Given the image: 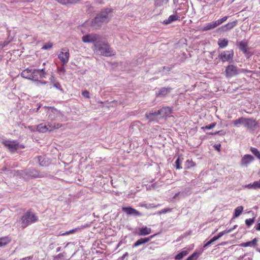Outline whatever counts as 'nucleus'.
Instances as JSON below:
<instances>
[{
	"label": "nucleus",
	"instance_id": "a211bd4d",
	"mask_svg": "<svg viewBox=\"0 0 260 260\" xmlns=\"http://www.w3.org/2000/svg\"><path fill=\"white\" fill-rule=\"evenodd\" d=\"M171 87H161L159 88L158 91L156 92L157 97H163L169 94L172 90Z\"/></svg>",
	"mask_w": 260,
	"mask_h": 260
},
{
	"label": "nucleus",
	"instance_id": "864d4df0",
	"mask_svg": "<svg viewBox=\"0 0 260 260\" xmlns=\"http://www.w3.org/2000/svg\"><path fill=\"white\" fill-rule=\"evenodd\" d=\"M255 229L256 231H260V223L258 222L256 225L255 226Z\"/></svg>",
	"mask_w": 260,
	"mask_h": 260
},
{
	"label": "nucleus",
	"instance_id": "5fc2aeb1",
	"mask_svg": "<svg viewBox=\"0 0 260 260\" xmlns=\"http://www.w3.org/2000/svg\"><path fill=\"white\" fill-rule=\"evenodd\" d=\"M220 146H221L220 144H217V145H214L215 148L216 150H217L218 151L220 150Z\"/></svg>",
	"mask_w": 260,
	"mask_h": 260
},
{
	"label": "nucleus",
	"instance_id": "0e129e2a",
	"mask_svg": "<svg viewBox=\"0 0 260 260\" xmlns=\"http://www.w3.org/2000/svg\"><path fill=\"white\" fill-rule=\"evenodd\" d=\"M237 226V225H235L233 228H231V229H233V231L234 229H235Z\"/></svg>",
	"mask_w": 260,
	"mask_h": 260
},
{
	"label": "nucleus",
	"instance_id": "b1692460",
	"mask_svg": "<svg viewBox=\"0 0 260 260\" xmlns=\"http://www.w3.org/2000/svg\"><path fill=\"white\" fill-rule=\"evenodd\" d=\"M180 17L176 15H172L169 17L167 19H166L164 21L163 24H169L172 23L174 21H175L177 20H179Z\"/></svg>",
	"mask_w": 260,
	"mask_h": 260
},
{
	"label": "nucleus",
	"instance_id": "c85d7f7f",
	"mask_svg": "<svg viewBox=\"0 0 260 260\" xmlns=\"http://www.w3.org/2000/svg\"><path fill=\"white\" fill-rule=\"evenodd\" d=\"M57 2L62 5L74 4L81 0H57Z\"/></svg>",
	"mask_w": 260,
	"mask_h": 260
},
{
	"label": "nucleus",
	"instance_id": "58836bf2",
	"mask_svg": "<svg viewBox=\"0 0 260 260\" xmlns=\"http://www.w3.org/2000/svg\"><path fill=\"white\" fill-rule=\"evenodd\" d=\"M53 86L56 89L59 90L62 92H64L63 89L61 88V86L58 82L56 81L55 82H54L53 84Z\"/></svg>",
	"mask_w": 260,
	"mask_h": 260
},
{
	"label": "nucleus",
	"instance_id": "13d9d810",
	"mask_svg": "<svg viewBox=\"0 0 260 260\" xmlns=\"http://www.w3.org/2000/svg\"><path fill=\"white\" fill-rule=\"evenodd\" d=\"M63 256V255L62 253H59L57 255L55 256L56 258H59Z\"/></svg>",
	"mask_w": 260,
	"mask_h": 260
},
{
	"label": "nucleus",
	"instance_id": "f257e3e1",
	"mask_svg": "<svg viewBox=\"0 0 260 260\" xmlns=\"http://www.w3.org/2000/svg\"><path fill=\"white\" fill-rule=\"evenodd\" d=\"M82 41L84 43H92L94 49L101 55L105 56L112 55V50L109 46L103 41L102 37L96 34H88L82 37Z\"/></svg>",
	"mask_w": 260,
	"mask_h": 260
},
{
	"label": "nucleus",
	"instance_id": "4c0bfd02",
	"mask_svg": "<svg viewBox=\"0 0 260 260\" xmlns=\"http://www.w3.org/2000/svg\"><path fill=\"white\" fill-rule=\"evenodd\" d=\"M199 253L193 252L191 255L187 258L186 260H196L199 256Z\"/></svg>",
	"mask_w": 260,
	"mask_h": 260
},
{
	"label": "nucleus",
	"instance_id": "338daca9",
	"mask_svg": "<svg viewBox=\"0 0 260 260\" xmlns=\"http://www.w3.org/2000/svg\"><path fill=\"white\" fill-rule=\"evenodd\" d=\"M6 170V168H5L4 169H3V170Z\"/></svg>",
	"mask_w": 260,
	"mask_h": 260
},
{
	"label": "nucleus",
	"instance_id": "1a4fd4ad",
	"mask_svg": "<svg viewBox=\"0 0 260 260\" xmlns=\"http://www.w3.org/2000/svg\"><path fill=\"white\" fill-rule=\"evenodd\" d=\"M58 57L60 59L63 66H64L69 61L70 57L69 50L67 48H63L58 55Z\"/></svg>",
	"mask_w": 260,
	"mask_h": 260
},
{
	"label": "nucleus",
	"instance_id": "37998d69",
	"mask_svg": "<svg viewBox=\"0 0 260 260\" xmlns=\"http://www.w3.org/2000/svg\"><path fill=\"white\" fill-rule=\"evenodd\" d=\"M216 123L215 122L212 123L209 125H206L204 127H203V128L207 129H211L214 127L216 125Z\"/></svg>",
	"mask_w": 260,
	"mask_h": 260
},
{
	"label": "nucleus",
	"instance_id": "473e14b6",
	"mask_svg": "<svg viewBox=\"0 0 260 260\" xmlns=\"http://www.w3.org/2000/svg\"><path fill=\"white\" fill-rule=\"evenodd\" d=\"M232 231H233V229H229L228 230H225L224 231L220 232L217 236H215L213 237L215 238V239L216 240H217L224 234L229 233L231 232Z\"/></svg>",
	"mask_w": 260,
	"mask_h": 260
},
{
	"label": "nucleus",
	"instance_id": "603ef678",
	"mask_svg": "<svg viewBox=\"0 0 260 260\" xmlns=\"http://www.w3.org/2000/svg\"><path fill=\"white\" fill-rule=\"evenodd\" d=\"M128 255V253L127 252H125L120 258L121 260H123L126 256Z\"/></svg>",
	"mask_w": 260,
	"mask_h": 260
},
{
	"label": "nucleus",
	"instance_id": "cd10ccee",
	"mask_svg": "<svg viewBox=\"0 0 260 260\" xmlns=\"http://www.w3.org/2000/svg\"><path fill=\"white\" fill-rule=\"evenodd\" d=\"M188 253V252L187 250H183L181 252H180L179 253H178L175 256V260H181L182 259L184 256L187 255Z\"/></svg>",
	"mask_w": 260,
	"mask_h": 260
},
{
	"label": "nucleus",
	"instance_id": "c9c22d12",
	"mask_svg": "<svg viewBox=\"0 0 260 260\" xmlns=\"http://www.w3.org/2000/svg\"><path fill=\"white\" fill-rule=\"evenodd\" d=\"M169 0H154V4L156 7H160L164 3H167Z\"/></svg>",
	"mask_w": 260,
	"mask_h": 260
},
{
	"label": "nucleus",
	"instance_id": "f03ea898",
	"mask_svg": "<svg viewBox=\"0 0 260 260\" xmlns=\"http://www.w3.org/2000/svg\"><path fill=\"white\" fill-rule=\"evenodd\" d=\"M16 175L24 180H29L38 178H44L48 176L49 174L45 171H40L30 167L23 170L16 171Z\"/></svg>",
	"mask_w": 260,
	"mask_h": 260
},
{
	"label": "nucleus",
	"instance_id": "052dcab7",
	"mask_svg": "<svg viewBox=\"0 0 260 260\" xmlns=\"http://www.w3.org/2000/svg\"><path fill=\"white\" fill-rule=\"evenodd\" d=\"M19 148L23 149L24 148V146L22 144H19Z\"/></svg>",
	"mask_w": 260,
	"mask_h": 260
},
{
	"label": "nucleus",
	"instance_id": "e2e57ef3",
	"mask_svg": "<svg viewBox=\"0 0 260 260\" xmlns=\"http://www.w3.org/2000/svg\"><path fill=\"white\" fill-rule=\"evenodd\" d=\"M60 249H61L60 247H57V249H56V252L59 251L60 250Z\"/></svg>",
	"mask_w": 260,
	"mask_h": 260
},
{
	"label": "nucleus",
	"instance_id": "ddd939ff",
	"mask_svg": "<svg viewBox=\"0 0 260 260\" xmlns=\"http://www.w3.org/2000/svg\"><path fill=\"white\" fill-rule=\"evenodd\" d=\"M236 44L238 46L239 49L247 57L251 55L248 51V43L245 40L237 42Z\"/></svg>",
	"mask_w": 260,
	"mask_h": 260
},
{
	"label": "nucleus",
	"instance_id": "6e6d98bb",
	"mask_svg": "<svg viewBox=\"0 0 260 260\" xmlns=\"http://www.w3.org/2000/svg\"><path fill=\"white\" fill-rule=\"evenodd\" d=\"M162 68L164 70H166L168 72H169L172 69L170 67H163Z\"/></svg>",
	"mask_w": 260,
	"mask_h": 260
},
{
	"label": "nucleus",
	"instance_id": "79ce46f5",
	"mask_svg": "<svg viewBox=\"0 0 260 260\" xmlns=\"http://www.w3.org/2000/svg\"><path fill=\"white\" fill-rule=\"evenodd\" d=\"M251 187L254 189L260 188V180L254 181L251 185Z\"/></svg>",
	"mask_w": 260,
	"mask_h": 260
},
{
	"label": "nucleus",
	"instance_id": "c03bdc74",
	"mask_svg": "<svg viewBox=\"0 0 260 260\" xmlns=\"http://www.w3.org/2000/svg\"><path fill=\"white\" fill-rule=\"evenodd\" d=\"M77 231V229H73L65 233L61 234V235H68L74 233Z\"/></svg>",
	"mask_w": 260,
	"mask_h": 260
},
{
	"label": "nucleus",
	"instance_id": "423d86ee",
	"mask_svg": "<svg viewBox=\"0 0 260 260\" xmlns=\"http://www.w3.org/2000/svg\"><path fill=\"white\" fill-rule=\"evenodd\" d=\"M61 125L59 124L48 123L47 124L41 123L37 125V129L40 133H45L47 131L51 132L54 129H58Z\"/></svg>",
	"mask_w": 260,
	"mask_h": 260
},
{
	"label": "nucleus",
	"instance_id": "393cba45",
	"mask_svg": "<svg viewBox=\"0 0 260 260\" xmlns=\"http://www.w3.org/2000/svg\"><path fill=\"white\" fill-rule=\"evenodd\" d=\"M257 241H258L257 239L256 238H255L251 241H248L247 242L241 243V246H243V247H248V246L254 247L256 246H257Z\"/></svg>",
	"mask_w": 260,
	"mask_h": 260
},
{
	"label": "nucleus",
	"instance_id": "9d476101",
	"mask_svg": "<svg viewBox=\"0 0 260 260\" xmlns=\"http://www.w3.org/2000/svg\"><path fill=\"white\" fill-rule=\"evenodd\" d=\"M239 69L236 66L232 64L229 65L226 67L225 73L227 77H232L239 74L240 72Z\"/></svg>",
	"mask_w": 260,
	"mask_h": 260
},
{
	"label": "nucleus",
	"instance_id": "4be33fe9",
	"mask_svg": "<svg viewBox=\"0 0 260 260\" xmlns=\"http://www.w3.org/2000/svg\"><path fill=\"white\" fill-rule=\"evenodd\" d=\"M32 75V69L27 68L23 70L21 73V76L24 78L31 80V76Z\"/></svg>",
	"mask_w": 260,
	"mask_h": 260
},
{
	"label": "nucleus",
	"instance_id": "2f4dec72",
	"mask_svg": "<svg viewBox=\"0 0 260 260\" xmlns=\"http://www.w3.org/2000/svg\"><path fill=\"white\" fill-rule=\"evenodd\" d=\"M250 151L259 160H260V152L258 149L254 147H251Z\"/></svg>",
	"mask_w": 260,
	"mask_h": 260
},
{
	"label": "nucleus",
	"instance_id": "09e8293b",
	"mask_svg": "<svg viewBox=\"0 0 260 260\" xmlns=\"http://www.w3.org/2000/svg\"><path fill=\"white\" fill-rule=\"evenodd\" d=\"M171 211V209H162L160 211V213H167V212H169V211Z\"/></svg>",
	"mask_w": 260,
	"mask_h": 260
},
{
	"label": "nucleus",
	"instance_id": "f8f14e48",
	"mask_svg": "<svg viewBox=\"0 0 260 260\" xmlns=\"http://www.w3.org/2000/svg\"><path fill=\"white\" fill-rule=\"evenodd\" d=\"M237 23L238 21L237 20L231 22H229L227 24L219 27L217 29V31L220 33L226 32L235 27L237 25Z\"/></svg>",
	"mask_w": 260,
	"mask_h": 260
},
{
	"label": "nucleus",
	"instance_id": "dca6fc26",
	"mask_svg": "<svg viewBox=\"0 0 260 260\" xmlns=\"http://www.w3.org/2000/svg\"><path fill=\"white\" fill-rule=\"evenodd\" d=\"M155 235H151L150 236L146 238H141L139 239H138L136 242L134 243L133 245V247H138L141 245L144 244L147 242H148L149 241H150L154 236Z\"/></svg>",
	"mask_w": 260,
	"mask_h": 260
},
{
	"label": "nucleus",
	"instance_id": "a878e982",
	"mask_svg": "<svg viewBox=\"0 0 260 260\" xmlns=\"http://www.w3.org/2000/svg\"><path fill=\"white\" fill-rule=\"evenodd\" d=\"M245 119L246 118L241 117L239 118L238 119L233 120L232 121V123H233L234 126L237 127L239 126V124H242L244 126L245 122Z\"/></svg>",
	"mask_w": 260,
	"mask_h": 260
},
{
	"label": "nucleus",
	"instance_id": "9b49d317",
	"mask_svg": "<svg viewBox=\"0 0 260 260\" xmlns=\"http://www.w3.org/2000/svg\"><path fill=\"white\" fill-rule=\"evenodd\" d=\"M234 57V51L233 50L225 51L221 52L218 57L223 62L232 60Z\"/></svg>",
	"mask_w": 260,
	"mask_h": 260
},
{
	"label": "nucleus",
	"instance_id": "680f3d73",
	"mask_svg": "<svg viewBox=\"0 0 260 260\" xmlns=\"http://www.w3.org/2000/svg\"><path fill=\"white\" fill-rule=\"evenodd\" d=\"M251 185H252V184H249L247 185V187H248L249 188H252V187H251Z\"/></svg>",
	"mask_w": 260,
	"mask_h": 260
},
{
	"label": "nucleus",
	"instance_id": "412c9836",
	"mask_svg": "<svg viewBox=\"0 0 260 260\" xmlns=\"http://www.w3.org/2000/svg\"><path fill=\"white\" fill-rule=\"evenodd\" d=\"M139 232L137 235L139 236H145L151 233V229L147 226H143L139 229Z\"/></svg>",
	"mask_w": 260,
	"mask_h": 260
},
{
	"label": "nucleus",
	"instance_id": "774afa93",
	"mask_svg": "<svg viewBox=\"0 0 260 260\" xmlns=\"http://www.w3.org/2000/svg\"><path fill=\"white\" fill-rule=\"evenodd\" d=\"M251 260H252V259H251Z\"/></svg>",
	"mask_w": 260,
	"mask_h": 260
},
{
	"label": "nucleus",
	"instance_id": "7ed1b4c3",
	"mask_svg": "<svg viewBox=\"0 0 260 260\" xmlns=\"http://www.w3.org/2000/svg\"><path fill=\"white\" fill-rule=\"evenodd\" d=\"M112 12L111 8L104 9L92 20L91 25L95 28H98L103 24L107 23L110 20Z\"/></svg>",
	"mask_w": 260,
	"mask_h": 260
},
{
	"label": "nucleus",
	"instance_id": "f3484780",
	"mask_svg": "<svg viewBox=\"0 0 260 260\" xmlns=\"http://www.w3.org/2000/svg\"><path fill=\"white\" fill-rule=\"evenodd\" d=\"M158 114H159V118H163L168 116L172 113V109L169 107H164L159 109Z\"/></svg>",
	"mask_w": 260,
	"mask_h": 260
},
{
	"label": "nucleus",
	"instance_id": "20e7f679",
	"mask_svg": "<svg viewBox=\"0 0 260 260\" xmlns=\"http://www.w3.org/2000/svg\"><path fill=\"white\" fill-rule=\"evenodd\" d=\"M38 217L31 209L23 214L21 218V227L25 229L29 225L38 221Z\"/></svg>",
	"mask_w": 260,
	"mask_h": 260
},
{
	"label": "nucleus",
	"instance_id": "3c124183",
	"mask_svg": "<svg viewBox=\"0 0 260 260\" xmlns=\"http://www.w3.org/2000/svg\"><path fill=\"white\" fill-rule=\"evenodd\" d=\"M179 194H181V195H182L183 197H184L185 196L184 195V192H179L175 194V195L174 196V198H176L178 196H179Z\"/></svg>",
	"mask_w": 260,
	"mask_h": 260
},
{
	"label": "nucleus",
	"instance_id": "bb28decb",
	"mask_svg": "<svg viewBox=\"0 0 260 260\" xmlns=\"http://www.w3.org/2000/svg\"><path fill=\"white\" fill-rule=\"evenodd\" d=\"M228 43L229 41L226 39H219L218 41V45L221 48H225L228 45Z\"/></svg>",
	"mask_w": 260,
	"mask_h": 260
},
{
	"label": "nucleus",
	"instance_id": "49530a36",
	"mask_svg": "<svg viewBox=\"0 0 260 260\" xmlns=\"http://www.w3.org/2000/svg\"><path fill=\"white\" fill-rule=\"evenodd\" d=\"M225 133L223 131H217L214 133L211 134L212 135H224Z\"/></svg>",
	"mask_w": 260,
	"mask_h": 260
},
{
	"label": "nucleus",
	"instance_id": "4d7b16f0",
	"mask_svg": "<svg viewBox=\"0 0 260 260\" xmlns=\"http://www.w3.org/2000/svg\"><path fill=\"white\" fill-rule=\"evenodd\" d=\"M211 243H210V242L209 241L208 242H207L206 244H205V245H204V248H205V247H207L208 246H209Z\"/></svg>",
	"mask_w": 260,
	"mask_h": 260
},
{
	"label": "nucleus",
	"instance_id": "f704fd0d",
	"mask_svg": "<svg viewBox=\"0 0 260 260\" xmlns=\"http://www.w3.org/2000/svg\"><path fill=\"white\" fill-rule=\"evenodd\" d=\"M255 222V217L245 220V224L247 228H249Z\"/></svg>",
	"mask_w": 260,
	"mask_h": 260
},
{
	"label": "nucleus",
	"instance_id": "a19ab883",
	"mask_svg": "<svg viewBox=\"0 0 260 260\" xmlns=\"http://www.w3.org/2000/svg\"><path fill=\"white\" fill-rule=\"evenodd\" d=\"M228 17H229L228 16H225L222 17V18L218 19L217 20H216V22H217L218 25H220L222 23H223L224 22L226 21V20L228 19Z\"/></svg>",
	"mask_w": 260,
	"mask_h": 260
},
{
	"label": "nucleus",
	"instance_id": "5701e85b",
	"mask_svg": "<svg viewBox=\"0 0 260 260\" xmlns=\"http://www.w3.org/2000/svg\"><path fill=\"white\" fill-rule=\"evenodd\" d=\"M219 26L218 24L216 21H213L210 23H207L206 26H205L203 28V31H207L211 29H213L216 28L217 26Z\"/></svg>",
	"mask_w": 260,
	"mask_h": 260
},
{
	"label": "nucleus",
	"instance_id": "e433bc0d",
	"mask_svg": "<svg viewBox=\"0 0 260 260\" xmlns=\"http://www.w3.org/2000/svg\"><path fill=\"white\" fill-rule=\"evenodd\" d=\"M182 159H181L180 157H178L177 159L176 160L175 162V167L177 169H180L182 168L181 166Z\"/></svg>",
	"mask_w": 260,
	"mask_h": 260
},
{
	"label": "nucleus",
	"instance_id": "c756f323",
	"mask_svg": "<svg viewBox=\"0 0 260 260\" xmlns=\"http://www.w3.org/2000/svg\"><path fill=\"white\" fill-rule=\"evenodd\" d=\"M11 240L8 237H2L0 238V247H3L8 244Z\"/></svg>",
	"mask_w": 260,
	"mask_h": 260
},
{
	"label": "nucleus",
	"instance_id": "69168bd1",
	"mask_svg": "<svg viewBox=\"0 0 260 260\" xmlns=\"http://www.w3.org/2000/svg\"><path fill=\"white\" fill-rule=\"evenodd\" d=\"M40 108V106H39V107L37 109V110H36V111H37V112H38V111H39V110Z\"/></svg>",
	"mask_w": 260,
	"mask_h": 260
},
{
	"label": "nucleus",
	"instance_id": "aec40b11",
	"mask_svg": "<svg viewBox=\"0 0 260 260\" xmlns=\"http://www.w3.org/2000/svg\"><path fill=\"white\" fill-rule=\"evenodd\" d=\"M37 158L39 163V165L41 167H46L49 164L48 159L44 155L38 156Z\"/></svg>",
	"mask_w": 260,
	"mask_h": 260
},
{
	"label": "nucleus",
	"instance_id": "a18cd8bd",
	"mask_svg": "<svg viewBox=\"0 0 260 260\" xmlns=\"http://www.w3.org/2000/svg\"><path fill=\"white\" fill-rule=\"evenodd\" d=\"M82 95L85 98H89V92L87 90L82 92Z\"/></svg>",
	"mask_w": 260,
	"mask_h": 260
},
{
	"label": "nucleus",
	"instance_id": "8fccbe9b",
	"mask_svg": "<svg viewBox=\"0 0 260 260\" xmlns=\"http://www.w3.org/2000/svg\"><path fill=\"white\" fill-rule=\"evenodd\" d=\"M59 71L60 72L62 73L63 74H64L66 72V70H65V68L64 67V66H63L62 64V67L59 69Z\"/></svg>",
	"mask_w": 260,
	"mask_h": 260
},
{
	"label": "nucleus",
	"instance_id": "2eb2a0df",
	"mask_svg": "<svg viewBox=\"0 0 260 260\" xmlns=\"http://www.w3.org/2000/svg\"><path fill=\"white\" fill-rule=\"evenodd\" d=\"M254 160V157L250 154H245L241 158L240 164L242 166L247 167Z\"/></svg>",
	"mask_w": 260,
	"mask_h": 260
},
{
	"label": "nucleus",
	"instance_id": "ea45409f",
	"mask_svg": "<svg viewBox=\"0 0 260 260\" xmlns=\"http://www.w3.org/2000/svg\"><path fill=\"white\" fill-rule=\"evenodd\" d=\"M53 44L52 43H47L44 45V46L42 47V49L44 50H49L51 48Z\"/></svg>",
	"mask_w": 260,
	"mask_h": 260
},
{
	"label": "nucleus",
	"instance_id": "0eeeda50",
	"mask_svg": "<svg viewBox=\"0 0 260 260\" xmlns=\"http://www.w3.org/2000/svg\"><path fill=\"white\" fill-rule=\"evenodd\" d=\"M244 126L249 132H253L259 127L258 122L253 118H246Z\"/></svg>",
	"mask_w": 260,
	"mask_h": 260
},
{
	"label": "nucleus",
	"instance_id": "7c9ffc66",
	"mask_svg": "<svg viewBox=\"0 0 260 260\" xmlns=\"http://www.w3.org/2000/svg\"><path fill=\"white\" fill-rule=\"evenodd\" d=\"M243 207L242 206L237 207L234 210V217H238L242 213Z\"/></svg>",
	"mask_w": 260,
	"mask_h": 260
},
{
	"label": "nucleus",
	"instance_id": "6e6552de",
	"mask_svg": "<svg viewBox=\"0 0 260 260\" xmlns=\"http://www.w3.org/2000/svg\"><path fill=\"white\" fill-rule=\"evenodd\" d=\"M2 144L7 147L11 153L16 152L19 149V143L16 141L9 140H3Z\"/></svg>",
	"mask_w": 260,
	"mask_h": 260
},
{
	"label": "nucleus",
	"instance_id": "72a5a7b5",
	"mask_svg": "<svg viewBox=\"0 0 260 260\" xmlns=\"http://www.w3.org/2000/svg\"><path fill=\"white\" fill-rule=\"evenodd\" d=\"M195 166V163L193 162L192 160H187L185 161V169H189L190 167H193Z\"/></svg>",
	"mask_w": 260,
	"mask_h": 260
},
{
	"label": "nucleus",
	"instance_id": "6ab92c4d",
	"mask_svg": "<svg viewBox=\"0 0 260 260\" xmlns=\"http://www.w3.org/2000/svg\"><path fill=\"white\" fill-rule=\"evenodd\" d=\"M146 117L149 119V121H153L157 120L159 118V114H158V111H152L151 112L146 113L145 114Z\"/></svg>",
	"mask_w": 260,
	"mask_h": 260
},
{
	"label": "nucleus",
	"instance_id": "bf43d9fd",
	"mask_svg": "<svg viewBox=\"0 0 260 260\" xmlns=\"http://www.w3.org/2000/svg\"><path fill=\"white\" fill-rule=\"evenodd\" d=\"M216 241L215 238L214 237H213L212 239H211L209 241L210 242V243L212 244L213 242H214V241Z\"/></svg>",
	"mask_w": 260,
	"mask_h": 260
},
{
	"label": "nucleus",
	"instance_id": "39448f33",
	"mask_svg": "<svg viewBox=\"0 0 260 260\" xmlns=\"http://www.w3.org/2000/svg\"><path fill=\"white\" fill-rule=\"evenodd\" d=\"M47 75V73L45 71V69L43 68L42 69H32V75L31 76V80L37 82V84H39L42 85H45L47 82L42 80V79L45 78Z\"/></svg>",
	"mask_w": 260,
	"mask_h": 260
},
{
	"label": "nucleus",
	"instance_id": "4468645a",
	"mask_svg": "<svg viewBox=\"0 0 260 260\" xmlns=\"http://www.w3.org/2000/svg\"><path fill=\"white\" fill-rule=\"evenodd\" d=\"M122 211L129 215H134L135 216H141L142 214L139 211L131 207H123Z\"/></svg>",
	"mask_w": 260,
	"mask_h": 260
},
{
	"label": "nucleus",
	"instance_id": "de8ad7c7",
	"mask_svg": "<svg viewBox=\"0 0 260 260\" xmlns=\"http://www.w3.org/2000/svg\"><path fill=\"white\" fill-rule=\"evenodd\" d=\"M49 80L51 82V83L53 84L54 82H55L56 81L55 80V77H54V76L52 75L50 78H49Z\"/></svg>",
	"mask_w": 260,
	"mask_h": 260
}]
</instances>
